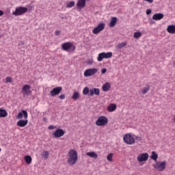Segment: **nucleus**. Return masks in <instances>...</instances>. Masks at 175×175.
<instances>
[{
    "mask_svg": "<svg viewBox=\"0 0 175 175\" xmlns=\"http://www.w3.org/2000/svg\"><path fill=\"white\" fill-rule=\"evenodd\" d=\"M135 139L136 142H141L142 137H137V136L135 135Z\"/></svg>",
    "mask_w": 175,
    "mask_h": 175,
    "instance_id": "36",
    "label": "nucleus"
},
{
    "mask_svg": "<svg viewBox=\"0 0 175 175\" xmlns=\"http://www.w3.org/2000/svg\"><path fill=\"white\" fill-rule=\"evenodd\" d=\"M61 91H62V87L59 86V87L54 88L50 92V94H51V96H55L56 95L59 94Z\"/></svg>",
    "mask_w": 175,
    "mask_h": 175,
    "instance_id": "12",
    "label": "nucleus"
},
{
    "mask_svg": "<svg viewBox=\"0 0 175 175\" xmlns=\"http://www.w3.org/2000/svg\"><path fill=\"white\" fill-rule=\"evenodd\" d=\"M94 95H96L97 96L100 95V91L98 88H93L90 90L89 96H94Z\"/></svg>",
    "mask_w": 175,
    "mask_h": 175,
    "instance_id": "13",
    "label": "nucleus"
},
{
    "mask_svg": "<svg viewBox=\"0 0 175 175\" xmlns=\"http://www.w3.org/2000/svg\"><path fill=\"white\" fill-rule=\"evenodd\" d=\"M86 155L90 158H94V159H98V154L95 152H88Z\"/></svg>",
    "mask_w": 175,
    "mask_h": 175,
    "instance_id": "21",
    "label": "nucleus"
},
{
    "mask_svg": "<svg viewBox=\"0 0 175 175\" xmlns=\"http://www.w3.org/2000/svg\"><path fill=\"white\" fill-rule=\"evenodd\" d=\"M145 1V2H148V3H152L154 2V0H143Z\"/></svg>",
    "mask_w": 175,
    "mask_h": 175,
    "instance_id": "39",
    "label": "nucleus"
},
{
    "mask_svg": "<svg viewBox=\"0 0 175 175\" xmlns=\"http://www.w3.org/2000/svg\"><path fill=\"white\" fill-rule=\"evenodd\" d=\"M59 33H60L59 31H55V35L58 36V35H59Z\"/></svg>",
    "mask_w": 175,
    "mask_h": 175,
    "instance_id": "43",
    "label": "nucleus"
},
{
    "mask_svg": "<svg viewBox=\"0 0 175 175\" xmlns=\"http://www.w3.org/2000/svg\"><path fill=\"white\" fill-rule=\"evenodd\" d=\"M85 1L87 0H79L77 6L80 9H83V8H85Z\"/></svg>",
    "mask_w": 175,
    "mask_h": 175,
    "instance_id": "20",
    "label": "nucleus"
},
{
    "mask_svg": "<svg viewBox=\"0 0 175 175\" xmlns=\"http://www.w3.org/2000/svg\"><path fill=\"white\" fill-rule=\"evenodd\" d=\"M1 16H3V11L0 10V17Z\"/></svg>",
    "mask_w": 175,
    "mask_h": 175,
    "instance_id": "42",
    "label": "nucleus"
},
{
    "mask_svg": "<svg viewBox=\"0 0 175 175\" xmlns=\"http://www.w3.org/2000/svg\"><path fill=\"white\" fill-rule=\"evenodd\" d=\"M28 12V8L26 7H17L15 9V11L12 12L13 16H21V14H24V13H27Z\"/></svg>",
    "mask_w": 175,
    "mask_h": 175,
    "instance_id": "7",
    "label": "nucleus"
},
{
    "mask_svg": "<svg viewBox=\"0 0 175 175\" xmlns=\"http://www.w3.org/2000/svg\"><path fill=\"white\" fill-rule=\"evenodd\" d=\"M98 73V69L93 68H89L87 69L85 72H84V76L85 77H90L91 76H94V75Z\"/></svg>",
    "mask_w": 175,
    "mask_h": 175,
    "instance_id": "9",
    "label": "nucleus"
},
{
    "mask_svg": "<svg viewBox=\"0 0 175 175\" xmlns=\"http://www.w3.org/2000/svg\"><path fill=\"white\" fill-rule=\"evenodd\" d=\"M5 117H8V111L0 108V118H5Z\"/></svg>",
    "mask_w": 175,
    "mask_h": 175,
    "instance_id": "23",
    "label": "nucleus"
},
{
    "mask_svg": "<svg viewBox=\"0 0 175 175\" xmlns=\"http://www.w3.org/2000/svg\"><path fill=\"white\" fill-rule=\"evenodd\" d=\"M107 122H109V119H107L105 116H100L97 118L96 125H97V126H105Z\"/></svg>",
    "mask_w": 175,
    "mask_h": 175,
    "instance_id": "4",
    "label": "nucleus"
},
{
    "mask_svg": "<svg viewBox=\"0 0 175 175\" xmlns=\"http://www.w3.org/2000/svg\"><path fill=\"white\" fill-rule=\"evenodd\" d=\"M75 1H69L66 3V8H73V6H75Z\"/></svg>",
    "mask_w": 175,
    "mask_h": 175,
    "instance_id": "30",
    "label": "nucleus"
},
{
    "mask_svg": "<svg viewBox=\"0 0 175 175\" xmlns=\"http://www.w3.org/2000/svg\"><path fill=\"white\" fill-rule=\"evenodd\" d=\"M53 136L55 137H62L65 135V131L61 129H57L55 132L53 133Z\"/></svg>",
    "mask_w": 175,
    "mask_h": 175,
    "instance_id": "14",
    "label": "nucleus"
},
{
    "mask_svg": "<svg viewBox=\"0 0 175 175\" xmlns=\"http://www.w3.org/2000/svg\"><path fill=\"white\" fill-rule=\"evenodd\" d=\"M22 94L23 96H29L31 94H32V91H31V85H25L22 88Z\"/></svg>",
    "mask_w": 175,
    "mask_h": 175,
    "instance_id": "8",
    "label": "nucleus"
},
{
    "mask_svg": "<svg viewBox=\"0 0 175 175\" xmlns=\"http://www.w3.org/2000/svg\"><path fill=\"white\" fill-rule=\"evenodd\" d=\"M72 98L73 100H77L80 98V94L78 92H75L73 93Z\"/></svg>",
    "mask_w": 175,
    "mask_h": 175,
    "instance_id": "27",
    "label": "nucleus"
},
{
    "mask_svg": "<svg viewBox=\"0 0 175 175\" xmlns=\"http://www.w3.org/2000/svg\"><path fill=\"white\" fill-rule=\"evenodd\" d=\"M20 44H21V46H24V42H21L19 44V46H20Z\"/></svg>",
    "mask_w": 175,
    "mask_h": 175,
    "instance_id": "44",
    "label": "nucleus"
},
{
    "mask_svg": "<svg viewBox=\"0 0 175 175\" xmlns=\"http://www.w3.org/2000/svg\"><path fill=\"white\" fill-rule=\"evenodd\" d=\"M141 36H142V32L137 31L134 33V38L135 39H139V38H141Z\"/></svg>",
    "mask_w": 175,
    "mask_h": 175,
    "instance_id": "31",
    "label": "nucleus"
},
{
    "mask_svg": "<svg viewBox=\"0 0 175 175\" xmlns=\"http://www.w3.org/2000/svg\"><path fill=\"white\" fill-rule=\"evenodd\" d=\"M106 72H107V70L106 68H103L101 70V72L103 73V75H105V73H106Z\"/></svg>",
    "mask_w": 175,
    "mask_h": 175,
    "instance_id": "38",
    "label": "nucleus"
},
{
    "mask_svg": "<svg viewBox=\"0 0 175 175\" xmlns=\"http://www.w3.org/2000/svg\"><path fill=\"white\" fill-rule=\"evenodd\" d=\"M116 23H117V18L116 17L112 18L109 23V27H114Z\"/></svg>",
    "mask_w": 175,
    "mask_h": 175,
    "instance_id": "25",
    "label": "nucleus"
},
{
    "mask_svg": "<svg viewBox=\"0 0 175 175\" xmlns=\"http://www.w3.org/2000/svg\"><path fill=\"white\" fill-rule=\"evenodd\" d=\"M25 161L26 163L29 165V164H31V162H32V157H31V156H25Z\"/></svg>",
    "mask_w": 175,
    "mask_h": 175,
    "instance_id": "28",
    "label": "nucleus"
},
{
    "mask_svg": "<svg viewBox=\"0 0 175 175\" xmlns=\"http://www.w3.org/2000/svg\"><path fill=\"white\" fill-rule=\"evenodd\" d=\"M146 14H151V10L150 9H148L146 10Z\"/></svg>",
    "mask_w": 175,
    "mask_h": 175,
    "instance_id": "41",
    "label": "nucleus"
},
{
    "mask_svg": "<svg viewBox=\"0 0 175 175\" xmlns=\"http://www.w3.org/2000/svg\"><path fill=\"white\" fill-rule=\"evenodd\" d=\"M128 44V42H123L122 43H119L117 45V49H123V47H125Z\"/></svg>",
    "mask_w": 175,
    "mask_h": 175,
    "instance_id": "26",
    "label": "nucleus"
},
{
    "mask_svg": "<svg viewBox=\"0 0 175 175\" xmlns=\"http://www.w3.org/2000/svg\"><path fill=\"white\" fill-rule=\"evenodd\" d=\"M28 124V120H20L17 122V126H20V128H24V126H27Z\"/></svg>",
    "mask_w": 175,
    "mask_h": 175,
    "instance_id": "16",
    "label": "nucleus"
},
{
    "mask_svg": "<svg viewBox=\"0 0 175 175\" xmlns=\"http://www.w3.org/2000/svg\"><path fill=\"white\" fill-rule=\"evenodd\" d=\"M55 128H57V126H53V125H50V126H49L48 129H50V130L55 129Z\"/></svg>",
    "mask_w": 175,
    "mask_h": 175,
    "instance_id": "37",
    "label": "nucleus"
},
{
    "mask_svg": "<svg viewBox=\"0 0 175 175\" xmlns=\"http://www.w3.org/2000/svg\"><path fill=\"white\" fill-rule=\"evenodd\" d=\"M123 140L126 144L132 146V144H135V135L126 134L123 137Z\"/></svg>",
    "mask_w": 175,
    "mask_h": 175,
    "instance_id": "3",
    "label": "nucleus"
},
{
    "mask_svg": "<svg viewBox=\"0 0 175 175\" xmlns=\"http://www.w3.org/2000/svg\"><path fill=\"white\" fill-rule=\"evenodd\" d=\"M49 152L48 151H44L43 152L42 157L44 158V159H47L49 158Z\"/></svg>",
    "mask_w": 175,
    "mask_h": 175,
    "instance_id": "33",
    "label": "nucleus"
},
{
    "mask_svg": "<svg viewBox=\"0 0 175 175\" xmlns=\"http://www.w3.org/2000/svg\"><path fill=\"white\" fill-rule=\"evenodd\" d=\"M107 161H109V162H112L113 161V153H109L107 157Z\"/></svg>",
    "mask_w": 175,
    "mask_h": 175,
    "instance_id": "34",
    "label": "nucleus"
},
{
    "mask_svg": "<svg viewBox=\"0 0 175 175\" xmlns=\"http://www.w3.org/2000/svg\"><path fill=\"white\" fill-rule=\"evenodd\" d=\"M105 29V23H99L97 27H94L93 29V33L94 35L98 34L100 33L101 31H103Z\"/></svg>",
    "mask_w": 175,
    "mask_h": 175,
    "instance_id": "11",
    "label": "nucleus"
},
{
    "mask_svg": "<svg viewBox=\"0 0 175 175\" xmlns=\"http://www.w3.org/2000/svg\"><path fill=\"white\" fill-rule=\"evenodd\" d=\"M62 47L63 50H64L65 51H68V53H72L75 50H76V46H75V45H73V44H72L71 42L64 43Z\"/></svg>",
    "mask_w": 175,
    "mask_h": 175,
    "instance_id": "5",
    "label": "nucleus"
},
{
    "mask_svg": "<svg viewBox=\"0 0 175 175\" xmlns=\"http://www.w3.org/2000/svg\"><path fill=\"white\" fill-rule=\"evenodd\" d=\"M86 1H90V0H86Z\"/></svg>",
    "mask_w": 175,
    "mask_h": 175,
    "instance_id": "46",
    "label": "nucleus"
},
{
    "mask_svg": "<svg viewBox=\"0 0 175 175\" xmlns=\"http://www.w3.org/2000/svg\"><path fill=\"white\" fill-rule=\"evenodd\" d=\"M59 99H62V100L65 99V95H64V94H61V95L59 96Z\"/></svg>",
    "mask_w": 175,
    "mask_h": 175,
    "instance_id": "40",
    "label": "nucleus"
},
{
    "mask_svg": "<svg viewBox=\"0 0 175 175\" xmlns=\"http://www.w3.org/2000/svg\"><path fill=\"white\" fill-rule=\"evenodd\" d=\"M90 88L88 87H85V88H83V95H89L90 94Z\"/></svg>",
    "mask_w": 175,
    "mask_h": 175,
    "instance_id": "29",
    "label": "nucleus"
},
{
    "mask_svg": "<svg viewBox=\"0 0 175 175\" xmlns=\"http://www.w3.org/2000/svg\"><path fill=\"white\" fill-rule=\"evenodd\" d=\"M110 88H111V84H110L109 82L104 83L102 86V90L104 91V92L109 91Z\"/></svg>",
    "mask_w": 175,
    "mask_h": 175,
    "instance_id": "18",
    "label": "nucleus"
},
{
    "mask_svg": "<svg viewBox=\"0 0 175 175\" xmlns=\"http://www.w3.org/2000/svg\"><path fill=\"white\" fill-rule=\"evenodd\" d=\"M137 160L140 162H146L148 161V153H141L137 157Z\"/></svg>",
    "mask_w": 175,
    "mask_h": 175,
    "instance_id": "10",
    "label": "nucleus"
},
{
    "mask_svg": "<svg viewBox=\"0 0 175 175\" xmlns=\"http://www.w3.org/2000/svg\"><path fill=\"white\" fill-rule=\"evenodd\" d=\"M13 81V79L10 77H7L5 78V83H12Z\"/></svg>",
    "mask_w": 175,
    "mask_h": 175,
    "instance_id": "35",
    "label": "nucleus"
},
{
    "mask_svg": "<svg viewBox=\"0 0 175 175\" xmlns=\"http://www.w3.org/2000/svg\"><path fill=\"white\" fill-rule=\"evenodd\" d=\"M162 18H163V14L162 13H156L152 16V20L155 21H160Z\"/></svg>",
    "mask_w": 175,
    "mask_h": 175,
    "instance_id": "17",
    "label": "nucleus"
},
{
    "mask_svg": "<svg viewBox=\"0 0 175 175\" xmlns=\"http://www.w3.org/2000/svg\"><path fill=\"white\" fill-rule=\"evenodd\" d=\"M113 57V53L111 52H103L98 54V56L97 57V60L98 62H101V61H103V59L111 58Z\"/></svg>",
    "mask_w": 175,
    "mask_h": 175,
    "instance_id": "6",
    "label": "nucleus"
},
{
    "mask_svg": "<svg viewBox=\"0 0 175 175\" xmlns=\"http://www.w3.org/2000/svg\"><path fill=\"white\" fill-rule=\"evenodd\" d=\"M77 151L75 150H70L68 152L67 162L70 165H75L77 162Z\"/></svg>",
    "mask_w": 175,
    "mask_h": 175,
    "instance_id": "1",
    "label": "nucleus"
},
{
    "mask_svg": "<svg viewBox=\"0 0 175 175\" xmlns=\"http://www.w3.org/2000/svg\"><path fill=\"white\" fill-rule=\"evenodd\" d=\"M167 31L168 33L174 34L175 33V25H168L167 27Z\"/></svg>",
    "mask_w": 175,
    "mask_h": 175,
    "instance_id": "19",
    "label": "nucleus"
},
{
    "mask_svg": "<svg viewBox=\"0 0 175 175\" xmlns=\"http://www.w3.org/2000/svg\"><path fill=\"white\" fill-rule=\"evenodd\" d=\"M150 91V85H146L143 90H142V94L144 95L147 94V92Z\"/></svg>",
    "mask_w": 175,
    "mask_h": 175,
    "instance_id": "32",
    "label": "nucleus"
},
{
    "mask_svg": "<svg viewBox=\"0 0 175 175\" xmlns=\"http://www.w3.org/2000/svg\"><path fill=\"white\" fill-rule=\"evenodd\" d=\"M152 166L158 172H163L166 169V161H156V163L153 164Z\"/></svg>",
    "mask_w": 175,
    "mask_h": 175,
    "instance_id": "2",
    "label": "nucleus"
},
{
    "mask_svg": "<svg viewBox=\"0 0 175 175\" xmlns=\"http://www.w3.org/2000/svg\"><path fill=\"white\" fill-rule=\"evenodd\" d=\"M150 159L157 162L158 159V154H157L154 151H152Z\"/></svg>",
    "mask_w": 175,
    "mask_h": 175,
    "instance_id": "24",
    "label": "nucleus"
},
{
    "mask_svg": "<svg viewBox=\"0 0 175 175\" xmlns=\"http://www.w3.org/2000/svg\"><path fill=\"white\" fill-rule=\"evenodd\" d=\"M23 116L24 117L25 120H27V118H28V112H27L25 110H23L22 112L18 113L16 118L20 120L21 118H23Z\"/></svg>",
    "mask_w": 175,
    "mask_h": 175,
    "instance_id": "15",
    "label": "nucleus"
},
{
    "mask_svg": "<svg viewBox=\"0 0 175 175\" xmlns=\"http://www.w3.org/2000/svg\"><path fill=\"white\" fill-rule=\"evenodd\" d=\"M117 109V105L116 104H110L107 107V110L110 113H112V111H114Z\"/></svg>",
    "mask_w": 175,
    "mask_h": 175,
    "instance_id": "22",
    "label": "nucleus"
},
{
    "mask_svg": "<svg viewBox=\"0 0 175 175\" xmlns=\"http://www.w3.org/2000/svg\"><path fill=\"white\" fill-rule=\"evenodd\" d=\"M1 151H2V149H1V148H0V152H1Z\"/></svg>",
    "mask_w": 175,
    "mask_h": 175,
    "instance_id": "45",
    "label": "nucleus"
}]
</instances>
